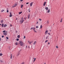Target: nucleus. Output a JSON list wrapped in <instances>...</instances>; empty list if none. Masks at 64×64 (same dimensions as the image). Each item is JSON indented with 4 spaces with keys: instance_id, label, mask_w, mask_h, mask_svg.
<instances>
[{
    "instance_id": "nucleus-64",
    "label": "nucleus",
    "mask_w": 64,
    "mask_h": 64,
    "mask_svg": "<svg viewBox=\"0 0 64 64\" xmlns=\"http://www.w3.org/2000/svg\"><path fill=\"white\" fill-rule=\"evenodd\" d=\"M54 25V24H53V25Z\"/></svg>"
},
{
    "instance_id": "nucleus-62",
    "label": "nucleus",
    "mask_w": 64,
    "mask_h": 64,
    "mask_svg": "<svg viewBox=\"0 0 64 64\" xmlns=\"http://www.w3.org/2000/svg\"><path fill=\"white\" fill-rule=\"evenodd\" d=\"M0 25H1V24H0Z\"/></svg>"
},
{
    "instance_id": "nucleus-14",
    "label": "nucleus",
    "mask_w": 64,
    "mask_h": 64,
    "mask_svg": "<svg viewBox=\"0 0 64 64\" xmlns=\"http://www.w3.org/2000/svg\"><path fill=\"white\" fill-rule=\"evenodd\" d=\"M1 23H3V22H4V21H3V20H2L1 21Z\"/></svg>"
},
{
    "instance_id": "nucleus-3",
    "label": "nucleus",
    "mask_w": 64,
    "mask_h": 64,
    "mask_svg": "<svg viewBox=\"0 0 64 64\" xmlns=\"http://www.w3.org/2000/svg\"><path fill=\"white\" fill-rule=\"evenodd\" d=\"M35 29H36L35 28H33V30L34 32H36H36H36V31L35 30Z\"/></svg>"
},
{
    "instance_id": "nucleus-29",
    "label": "nucleus",
    "mask_w": 64,
    "mask_h": 64,
    "mask_svg": "<svg viewBox=\"0 0 64 64\" xmlns=\"http://www.w3.org/2000/svg\"><path fill=\"white\" fill-rule=\"evenodd\" d=\"M23 5H22L21 6V8H22V7H23Z\"/></svg>"
},
{
    "instance_id": "nucleus-61",
    "label": "nucleus",
    "mask_w": 64,
    "mask_h": 64,
    "mask_svg": "<svg viewBox=\"0 0 64 64\" xmlns=\"http://www.w3.org/2000/svg\"><path fill=\"white\" fill-rule=\"evenodd\" d=\"M16 20H17V18H16Z\"/></svg>"
},
{
    "instance_id": "nucleus-46",
    "label": "nucleus",
    "mask_w": 64,
    "mask_h": 64,
    "mask_svg": "<svg viewBox=\"0 0 64 64\" xmlns=\"http://www.w3.org/2000/svg\"><path fill=\"white\" fill-rule=\"evenodd\" d=\"M20 1L21 2H22V1H23V0H20Z\"/></svg>"
},
{
    "instance_id": "nucleus-38",
    "label": "nucleus",
    "mask_w": 64,
    "mask_h": 64,
    "mask_svg": "<svg viewBox=\"0 0 64 64\" xmlns=\"http://www.w3.org/2000/svg\"><path fill=\"white\" fill-rule=\"evenodd\" d=\"M4 36H2V38H4Z\"/></svg>"
},
{
    "instance_id": "nucleus-1",
    "label": "nucleus",
    "mask_w": 64,
    "mask_h": 64,
    "mask_svg": "<svg viewBox=\"0 0 64 64\" xmlns=\"http://www.w3.org/2000/svg\"><path fill=\"white\" fill-rule=\"evenodd\" d=\"M20 44L21 45V46H23V44H24V43L23 42H22V41H20Z\"/></svg>"
},
{
    "instance_id": "nucleus-25",
    "label": "nucleus",
    "mask_w": 64,
    "mask_h": 64,
    "mask_svg": "<svg viewBox=\"0 0 64 64\" xmlns=\"http://www.w3.org/2000/svg\"><path fill=\"white\" fill-rule=\"evenodd\" d=\"M42 25H41L40 26V29H42Z\"/></svg>"
},
{
    "instance_id": "nucleus-49",
    "label": "nucleus",
    "mask_w": 64,
    "mask_h": 64,
    "mask_svg": "<svg viewBox=\"0 0 64 64\" xmlns=\"http://www.w3.org/2000/svg\"><path fill=\"white\" fill-rule=\"evenodd\" d=\"M28 48L29 49L30 48V47L29 46H28Z\"/></svg>"
},
{
    "instance_id": "nucleus-30",
    "label": "nucleus",
    "mask_w": 64,
    "mask_h": 64,
    "mask_svg": "<svg viewBox=\"0 0 64 64\" xmlns=\"http://www.w3.org/2000/svg\"><path fill=\"white\" fill-rule=\"evenodd\" d=\"M5 32H6V30H4L2 32H3V33H5Z\"/></svg>"
},
{
    "instance_id": "nucleus-19",
    "label": "nucleus",
    "mask_w": 64,
    "mask_h": 64,
    "mask_svg": "<svg viewBox=\"0 0 64 64\" xmlns=\"http://www.w3.org/2000/svg\"><path fill=\"white\" fill-rule=\"evenodd\" d=\"M4 27V24H3L2 25V27Z\"/></svg>"
},
{
    "instance_id": "nucleus-47",
    "label": "nucleus",
    "mask_w": 64,
    "mask_h": 64,
    "mask_svg": "<svg viewBox=\"0 0 64 64\" xmlns=\"http://www.w3.org/2000/svg\"><path fill=\"white\" fill-rule=\"evenodd\" d=\"M48 45H49V44H50V42H48Z\"/></svg>"
},
{
    "instance_id": "nucleus-28",
    "label": "nucleus",
    "mask_w": 64,
    "mask_h": 64,
    "mask_svg": "<svg viewBox=\"0 0 64 64\" xmlns=\"http://www.w3.org/2000/svg\"><path fill=\"white\" fill-rule=\"evenodd\" d=\"M46 23L47 24H48V23H49V21H48V20L46 22Z\"/></svg>"
},
{
    "instance_id": "nucleus-7",
    "label": "nucleus",
    "mask_w": 64,
    "mask_h": 64,
    "mask_svg": "<svg viewBox=\"0 0 64 64\" xmlns=\"http://www.w3.org/2000/svg\"><path fill=\"white\" fill-rule=\"evenodd\" d=\"M24 20H20V22H22L21 23V24H22V23H23V22H24Z\"/></svg>"
},
{
    "instance_id": "nucleus-33",
    "label": "nucleus",
    "mask_w": 64,
    "mask_h": 64,
    "mask_svg": "<svg viewBox=\"0 0 64 64\" xmlns=\"http://www.w3.org/2000/svg\"><path fill=\"white\" fill-rule=\"evenodd\" d=\"M29 44H30L31 43H32V42H29Z\"/></svg>"
},
{
    "instance_id": "nucleus-57",
    "label": "nucleus",
    "mask_w": 64,
    "mask_h": 64,
    "mask_svg": "<svg viewBox=\"0 0 64 64\" xmlns=\"http://www.w3.org/2000/svg\"><path fill=\"white\" fill-rule=\"evenodd\" d=\"M16 33H17V31H16Z\"/></svg>"
},
{
    "instance_id": "nucleus-12",
    "label": "nucleus",
    "mask_w": 64,
    "mask_h": 64,
    "mask_svg": "<svg viewBox=\"0 0 64 64\" xmlns=\"http://www.w3.org/2000/svg\"><path fill=\"white\" fill-rule=\"evenodd\" d=\"M15 44L16 45H18V44H19V43L18 42H16L15 43Z\"/></svg>"
},
{
    "instance_id": "nucleus-54",
    "label": "nucleus",
    "mask_w": 64,
    "mask_h": 64,
    "mask_svg": "<svg viewBox=\"0 0 64 64\" xmlns=\"http://www.w3.org/2000/svg\"><path fill=\"white\" fill-rule=\"evenodd\" d=\"M50 31L51 32V30H50Z\"/></svg>"
},
{
    "instance_id": "nucleus-51",
    "label": "nucleus",
    "mask_w": 64,
    "mask_h": 64,
    "mask_svg": "<svg viewBox=\"0 0 64 64\" xmlns=\"http://www.w3.org/2000/svg\"><path fill=\"white\" fill-rule=\"evenodd\" d=\"M0 41H1V38H0Z\"/></svg>"
},
{
    "instance_id": "nucleus-32",
    "label": "nucleus",
    "mask_w": 64,
    "mask_h": 64,
    "mask_svg": "<svg viewBox=\"0 0 64 64\" xmlns=\"http://www.w3.org/2000/svg\"><path fill=\"white\" fill-rule=\"evenodd\" d=\"M36 58H34V62H35V60H36Z\"/></svg>"
},
{
    "instance_id": "nucleus-50",
    "label": "nucleus",
    "mask_w": 64,
    "mask_h": 64,
    "mask_svg": "<svg viewBox=\"0 0 64 64\" xmlns=\"http://www.w3.org/2000/svg\"><path fill=\"white\" fill-rule=\"evenodd\" d=\"M48 34H49V35H50V33H48Z\"/></svg>"
},
{
    "instance_id": "nucleus-17",
    "label": "nucleus",
    "mask_w": 64,
    "mask_h": 64,
    "mask_svg": "<svg viewBox=\"0 0 64 64\" xmlns=\"http://www.w3.org/2000/svg\"><path fill=\"white\" fill-rule=\"evenodd\" d=\"M7 26V24H4V27H6Z\"/></svg>"
},
{
    "instance_id": "nucleus-22",
    "label": "nucleus",
    "mask_w": 64,
    "mask_h": 64,
    "mask_svg": "<svg viewBox=\"0 0 64 64\" xmlns=\"http://www.w3.org/2000/svg\"><path fill=\"white\" fill-rule=\"evenodd\" d=\"M4 11V10H1V12H3Z\"/></svg>"
},
{
    "instance_id": "nucleus-9",
    "label": "nucleus",
    "mask_w": 64,
    "mask_h": 64,
    "mask_svg": "<svg viewBox=\"0 0 64 64\" xmlns=\"http://www.w3.org/2000/svg\"><path fill=\"white\" fill-rule=\"evenodd\" d=\"M47 33H48V30H46V31L45 32L46 35V34H47Z\"/></svg>"
},
{
    "instance_id": "nucleus-56",
    "label": "nucleus",
    "mask_w": 64,
    "mask_h": 64,
    "mask_svg": "<svg viewBox=\"0 0 64 64\" xmlns=\"http://www.w3.org/2000/svg\"><path fill=\"white\" fill-rule=\"evenodd\" d=\"M24 19H25V20H26V18H24Z\"/></svg>"
},
{
    "instance_id": "nucleus-44",
    "label": "nucleus",
    "mask_w": 64,
    "mask_h": 64,
    "mask_svg": "<svg viewBox=\"0 0 64 64\" xmlns=\"http://www.w3.org/2000/svg\"><path fill=\"white\" fill-rule=\"evenodd\" d=\"M25 36H24V38L25 39Z\"/></svg>"
},
{
    "instance_id": "nucleus-13",
    "label": "nucleus",
    "mask_w": 64,
    "mask_h": 64,
    "mask_svg": "<svg viewBox=\"0 0 64 64\" xmlns=\"http://www.w3.org/2000/svg\"><path fill=\"white\" fill-rule=\"evenodd\" d=\"M45 9L46 10H48V8L47 7H46L45 8Z\"/></svg>"
},
{
    "instance_id": "nucleus-24",
    "label": "nucleus",
    "mask_w": 64,
    "mask_h": 64,
    "mask_svg": "<svg viewBox=\"0 0 64 64\" xmlns=\"http://www.w3.org/2000/svg\"><path fill=\"white\" fill-rule=\"evenodd\" d=\"M62 22V18H61V20L60 21V22Z\"/></svg>"
},
{
    "instance_id": "nucleus-58",
    "label": "nucleus",
    "mask_w": 64,
    "mask_h": 64,
    "mask_svg": "<svg viewBox=\"0 0 64 64\" xmlns=\"http://www.w3.org/2000/svg\"><path fill=\"white\" fill-rule=\"evenodd\" d=\"M29 11H30V8H29L28 10Z\"/></svg>"
},
{
    "instance_id": "nucleus-11",
    "label": "nucleus",
    "mask_w": 64,
    "mask_h": 64,
    "mask_svg": "<svg viewBox=\"0 0 64 64\" xmlns=\"http://www.w3.org/2000/svg\"><path fill=\"white\" fill-rule=\"evenodd\" d=\"M3 34L4 35H7V34H6V32H4V33Z\"/></svg>"
},
{
    "instance_id": "nucleus-52",
    "label": "nucleus",
    "mask_w": 64,
    "mask_h": 64,
    "mask_svg": "<svg viewBox=\"0 0 64 64\" xmlns=\"http://www.w3.org/2000/svg\"><path fill=\"white\" fill-rule=\"evenodd\" d=\"M15 5V6H17V4H16Z\"/></svg>"
},
{
    "instance_id": "nucleus-42",
    "label": "nucleus",
    "mask_w": 64,
    "mask_h": 64,
    "mask_svg": "<svg viewBox=\"0 0 64 64\" xmlns=\"http://www.w3.org/2000/svg\"><path fill=\"white\" fill-rule=\"evenodd\" d=\"M0 61L1 62H3V61H2V60H0Z\"/></svg>"
},
{
    "instance_id": "nucleus-20",
    "label": "nucleus",
    "mask_w": 64,
    "mask_h": 64,
    "mask_svg": "<svg viewBox=\"0 0 64 64\" xmlns=\"http://www.w3.org/2000/svg\"><path fill=\"white\" fill-rule=\"evenodd\" d=\"M22 13V12H20L19 13V14H21V13Z\"/></svg>"
},
{
    "instance_id": "nucleus-45",
    "label": "nucleus",
    "mask_w": 64,
    "mask_h": 64,
    "mask_svg": "<svg viewBox=\"0 0 64 64\" xmlns=\"http://www.w3.org/2000/svg\"><path fill=\"white\" fill-rule=\"evenodd\" d=\"M10 27H12V24H10Z\"/></svg>"
},
{
    "instance_id": "nucleus-60",
    "label": "nucleus",
    "mask_w": 64,
    "mask_h": 64,
    "mask_svg": "<svg viewBox=\"0 0 64 64\" xmlns=\"http://www.w3.org/2000/svg\"><path fill=\"white\" fill-rule=\"evenodd\" d=\"M29 12H30V10H29Z\"/></svg>"
},
{
    "instance_id": "nucleus-43",
    "label": "nucleus",
    "mask_w": 64,
    "mask_h": 64,
    "mask_svg": "<svg viewBox=\"0 0 64 64\" xmlns=\"http://www.w3.org/2000/svg\"><path fill=\"white\" fill-rule=\"evenodd\" d=\"M29 4V2H27L26 3V4Z\"/></svg>"
},
{
    "instance_id": "nucleus-36",
    "label": "nucleus",
    "mask_w": 64,
    "mask_h": 64,
    "mask_svg": "<svg viewBox=\"0 0 64 64\" xmlns=\"http://www.w3.org/2000/svg\"><path fill=\"white\" fill-rule=\"evenodd\" d=\"M7 13H8V12H9V11L8 10H7Z\"/></svg>"
},
{
    "instance_id": "nucleus-37",
    "label": "nucleus",
    "mask_w": 64,
    "mask_h": 64,
    "mask_svg": "<svg viewBox=\"0 0 64 64\" xmlns=\"http://www.w3.org/2000/svg\"><path fill=\"white\" fill-rule=\"evenodd\" d=\"M56 48H58V46H56Z\"/></svg>"
},
{
    "instance_id": "nucleus-35",
    "label": "nucleus",
    "mask_w": 64,
    "mask_h": 64,
    "mask_svg": "<svg viewBox=\"0 0 64 64\" xmlns=\"http://www.w3.org/2000/svg\"><path fill=\"white\" fill-rule=\"evenodd\" d=\"M14 6H13V8H14V7H16V6L15 5H14Z\"/></svg>"
},
{
    "instance_id": "nucleus-59",
    "label": "nucleus",
    "mask_w": 64,
    "mask_h": 64,
    "mask_svg": "<svg viewBox=\"0 0 64 64\" xmlns=\"http://www.w3.org/2000/svg\"><path fill=\"white\" fill-rule=\"evenodd\" d=\"M44 64H46V63H44Z\"/></svg>"
},
{
    "instance_id": "nucleus-34",
    "label": "nucleus",
    "mask_w": 64,
    "mask_h": 64,
    "mask_svg": "<svg viewBox=\"0 0 64 64\" xmlns=\"http://www.w3.org/2000/svg\"><path fill=\"white\" fill-rule=\"evenodd\" d=\"M6 38L7 39H9V38L8 37H6Z\"/></svg>"
},
{
    "instance_id": "nucleus-40",
    "label": "nucleus",
    "mask_w": 64,
    "mask_h": 64,
    "mask_svg": "<svg viewBox=\"0 0 64 64\" xmlns=\"http://www.w3.org/2000/svg\"><path fill=\"white\" fill-rule=\"evenodd\" d=\"M39 20H40V21H41V19L40 18L39 19Z\"/></svg>"
},
{
    "instance_id": "nucleus-23",
    "label": "nucleus",
    "mask_w": 64,
    "mask_h": 64,
    "mask_svg": "<svg viewBox=\"0 0 64 64\" xmlns=\"http://www.w3.org/2000/svg\"><path fill=\"white\" fill-rule=\"evenodd\" d=\"M3 55V54L2 53L0 54V56H2Z\"/></svg>"
},
{
    "instance_id": "nucleus-26",
    "label": "nucleus",
    "mask_w": 64,
    "mask_h": 64,
    "mask_svg": "<svg viewBox=\"0 0 64 64\" xmlns=\"http://www.w3.org/2000/svg\"><path fill=\"white\" fill-rule=\"evenodd\" d=\"M48 40H46L45 41V43H46L47 42H48Z\"/></svg>"
},
{
    "instance_id": "nucleus-15",
    "label": "nucleus",
    "mask_w": 64,
    "mask_h": 64,
    "mask_svg": "<svg viewBox=\"0 0 64 64\" xmlns=\"http://www.w3.org/2000/svg\"><path fill=\"white\" fill-rule=\"evenodd\" d=\"M36 43V41H35L34 42V44L35 45V44Z\"/></svg>"
},
{
    "instance_id": "nucleus-16",
    "label": "nucleus",
    "mask_w": 64,
    "mask_h": 64,
    "mask_svg": "<svg viewBox=\"0 0 64 64\" xmlns=\"http://www.w3.org/2000/svg\"><path fill=\"white\" fill-rule=\"evenodd\" d=\"M47 13H49L50 12V9L48 10L47 11Z\"/></svg>"
},
{
    "instance_id": "nucleus-10",
    "label": "nucleus",
    "mask_w": 64,
    "mask_h": 64,
    "mask_svg": "<svg viewBox=\"0 0 64 64\" xmlns=\"http://www.w3.org/2000/svg\"><path fill=\"white\" fill-rule=\"evenodd\" d=\"M46 2H45L44 3V4L43 5L44 6H45V4H46Z\"/></svg>"
},
{
    "instance_id": "nucleus-27",
    "label": "nucleus",
    "mask_w": 64,
    "mask_h": 64,
    "mask_svg": "<svg viewBox=\"0 0 64 64\" xmlns=\"http://www.w3.org/2000/svg\"><path fill=\"white\" fill-rule=\"evenodd\" d=\"M19 39L18 38H17V39H16V40H17V41H19Z\"/></svg>"
},
{
    "instance_id": "nucleus-48",
    "label": "nucleus",
    "mask_w": 64,
    "mask_h": 64,
    "mask_svg": "<svg viewBox=\"0 0 64 64\" xmlns=\"http://www.w3.org/2000/svg\"><path fill=\"white\" fill-rule=\"evenodd\" d=\"M23 18H22V20H23Z\"/></svg>"
},
{
    "instance_id": "nucleus-18",
    "label": "nucleus",
    "mask_w": 64,
    "mask_h": 64,
    "mask_svg": "<svg viewBox=\"0 0 64 64\" xmlns=\"http://www.w3.org/2000/svg\"><path fill=\"white\" fill-rule=\"evenodd\" d=\"M18 38H20V35H18Z\"/></svg>"
},
{
    "instance_id": "nucleus-4",
    "label": "nucleus",
    "mask_w": 64,
    "mask_h": 64,
    "mask_svg": "<svg viewBox=\"0 0 64 64\" xmlns=\"http://www.w3.org/2000/svg\"><path fill=\"white\" fill-rule=\"evenodd\" d=\"M12 16V13L11 12H10V17H11Z\"/></svg>"
},
{
    "instance_id": "nucleus-63",
    "label": "nucleus",
    "mask_w": 64,
    "mask_h": 64,
    "mask_svg": "<svg viewBox=\"0 0 64 64\" xmlns=\"http://www.w3.org/2000/svg\"><path fill=\"white\" fill-rule=\"evenodd\" d=\"M6 32H7L6 31Z\"/></svg>"
},
{
    "instance_id": "nucleus-41",
    "label": "nucleus",
    "mask_w": 64,
    "mask_h": 64,
    "mask_svg": "<svg viewBox=\"0 0 64 64\" xmlns=\"http://www.w3.org/2000/svg\"><path fill=\"white\" fill-rule=\"evenodd\" d=\"M36 28H38V26H36Z\"/></svg>"
},
{
    "instance_id": "nucleus-21",
    "label": "nucleus",
    "mask_w": 64,
    "mask_h": 64,
    "mask_svg": "<svg viewBox=\"0 0 64 64\" xmlns=\"http://www.w3.org/2000/svg\"><path fill=\"white\" fill-rule=\"evenodd\" d=\"M48 36H48L47 37H46V39H47V38H48Z\"/></svg>"
},
{
    "instance_id": "nucleus-39",
    "label": "nucleus",
    "mask_w": 64,
    "mask_h": 64,
    "mask_svg": "<svg viewBox=\"0 0 64 64\" xmlns=\"http://www.w3.org/2000/svg\"><path fill=\"white\" fill-rule=\"evenodd\" d=\"M33 29V28H30V30H32V29Z\"/></svg>"
},
{
    "instance_id": "nucleus-6",
    "label": "nucleus",
    "mask_w": 64,
    "mask_h": 64,
    "mask_svg": "<svg viewBox=\"0 0 64 64\" xmlns=\"http://www.w3.org/2000/svg\"><path fill=\"white\" fill-rule=\"evenodd\" d=\"M24 20H20V22H22L21 23V24H22V23H23V22H24Z\"/></svg>"
},
{
    "instance_id": "nucleus-53",
    "label": "nucleus",
    "mask_w": 64,
    "mask_h": 64,
    "mask_svg": "<svg viewBox=\"0 0 64 64\" xmlns=\"http://www.w3.org/2000/svg\"><path fill=\"white\" fill-rule=\"evenodd\" d=\"M26 48H27V46H26Z\"/></svg>"
},
{
    "instance_id": "nucleus-8",
    "label": "nucleus",
    "mask_w": 64,
    "mask_h": 64,
    "mask_svg": "<svg viewBox=\"0 0 64 64\" xmlns=\"http://www.w3.org/2000/svg\"><path fill=\"white\" fill-rule=\"evenodd\" d=\"M30 15L28 14V19H29V18H30L29 17H30Z\"/></svg>"
},
{
    "instance_id": "nucleus-55",
    "label": "nucleus",
    "mask_w": 64,
    "mask_h": 64,
    "mask_svg": "<svg viewBox=\"0 0 64 64\" xmlns=\"http://www.w3.org/2000/svg\"><path fill=\"white\" fill-rule=\"evenodd\" d=\"M38 22H37V23H36V24H38Z\"/></svg>"
},
{
    "instance_id": "nucleus-31",
    "label": "nucleus",
    "mask_w": 64,
    "mask_h": 64,
    "mask_svg": "<svg viewBox=\"0 0 64 64\" xmlns=\"http://www.w3.org/2000/svg\"><path fill=\"white\" fill-rule=\"evenodd\" d=\"M12 54H11V56L10 57V59H12Z\"/></svg>"
},
{
    "instance_id": "nucleus-5",
    "label": "nucleus",
    "mask_w": 64,
    "mask_h": 64,
    "mask_svg": "<svg viewBox=\"0 0 64 64\" xmlns=\"http://www.w3.org/2000/svg\"><path fill=\"white\" fill-rule=\"evenodd\" d=\"M33 2H31V3H30V6H32V5H33Z\"/></svg>"
},
{
    "instance_id": "nucleus-2",
    "label": "nucleus",
    "mask_w": 64,
    "mask_h": 64,
    "mask_svg": "<svg viewBox=\"0 0 64 64\" xmlns=\"http://www.w3.org/2000/svg\"><path fill=\"white\" fill-rule=\"evenodd\" d=\"M21 51V50H20L19 51H18V53H17V54H16V56L17 57H18V56H19V55H20V51Z\"/></svg>"
}]
</instances>
